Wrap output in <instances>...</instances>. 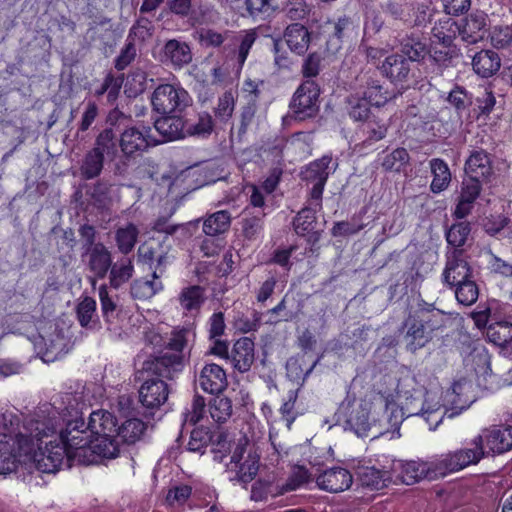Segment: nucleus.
Listing matches in <instances>:
<instances>
[{"instance_id": "obj_1", "label": "nucleus", "mask_w": 512, "mask_h": 512, "mask_svg": "<svg viewBox=\"0 0 512 512\" xmlns=\"http://www.w3.org/2000/svg\"><path fill=\"white\" fill-rule=\"evenodd\" d=\"M61 398L53 403L40 405L32 414L20 419L12 412L0 410V432L3 437L15 434L19 451L30 455L37 446L42 445L44 439L54 438L61 423Z\"/></svg>"}, {"instance_id": "obj_2", "label": "nucleus", "mask_w": 512, "mask_h": 512, "mask_svg": "<svg viewBox=\"0 0 512 512\" xmlns=\"http://www.w3.org/2000/svg\"><path fill=\"white\" fill-rule=\"evenodd\" d=\"M484 443L493 454H503L512 449V426L493 425L482 430L470 443L471 447L449 452L444 466L448 470H462L475 465L484 457Z\"/></svg>"}, {"instance_id": "obj_3", "label": "nucleus", "mask_w": 512, "mask_h": 512, "mask_svg": "<svg viewBox=\"0 0 512 512\" xmlns=\"http://www.w3.org/2000/svg\"><path fill=\"white\" fill-rule=\"evenodd\" d=\"M192 331L187 328L174 330L167 342L163 341L161 335L151 332L146 336V340L154 347L164 348L158 355L151 356L142 364V370L158 377L173 379L184 367L183 350L187 345L188 338Z\"/></svg>"}, {"instance_id": "obj_4", "label": "nucleus", "mask_w": 512, "mask_h": 512, "mask_svg": "<svg viewBox=\"0 0 512 512\" xmlns=\"http://www.w3.org/2000/svg\"><path fill=\"white\" fill-rule=\"evenodd\" d=\"M73 402L76 399L72 394L66 393L61 397V422L65 423V428L60 430L57 437L68 448L69 455L80 460L88 451L91 452L94 439L88 423H85Z\"/></svg>"}, {"instance_id": "obj_5", "label": "nucleus", "mask_w": 512, "mask_h": 512, "mask_svg": "<svg viewBox=\"0 0 512 512\" xmlns=\"http://www.w3.org/2000/svg\"><path fill=\"white\" fill-rule=\"evenodd\" d=\"M445 313L433 304L423 302L410 312L403 322L404 339L407 348L415 352L433 338V333L445 326Z\"/></svg>"}, {"instance_id": "obj_6", "label": "nucleus", "mask_w": 512, "mask_h": 512, "mask_svg": "<svg viewBox=\"0 0 512 512\" xmlns=\"http://www.w3.org/2000/svg\"><path fill=\"white\" fill-rule=\"evenodd\" d=\"M88 427L94 439L91 453L107 459H113L119 455L120 445L116 439L117 419L110 412L106 410L91 412Z\"/></svg>"}, {"instance_id": "obj_7", "label": "nucleus", "mask_w": 512, "mask_h": 512, "mask_svg": "<svg viewBox=\"0 0 512 512\" xmlns=\"http://www.w3.org/2000/svg\"><path fill=\"white\" fill-rule=\"evenodd\" d=\"M226 467L231 473L230 481L247 484L255 478L259 470V456L252 450L247 437L239 439Z\"/></svg>"}, {"instance_id": "obj_8", "label": "nucleus", "mask_w": 512, "mask_h": 512, "mask_svg": "<svg viewBox=\"0 0 512 512\" xmlns=\"http://www.w3.org/2000/svg\"><path fill=\"white\" fill-rule=\"evenodd\" d=\"M448 455L449 453L443 454L432 462L397 461L393 463V472L399 471L396 477L407 485H412L425 477L430 479L444 477L449 473L459 471L448 470V468L444 466V460Z\"/></svg>"}, {"instance_id": "obj_9", "label": "nucleus", "mask_w": 512, "mask_h": 512, "mask_svg": "<svg viewBox=\"0 0 512 512\" xmlns=\"http://www.w3.org/2000/svg\"><path fill=\"white\" fill-rule=\"evenodd\" d=\"M201 388L213 395L209 401V414L215 423H220L224 418V369L217 364H207L202 369L199 376Z\"/></svg>"}, {"instance_id": "obj_10", "label": "nucleus", "mask_w": 512, "mask_h": 512, "mask_svg": "<svg viewBox=\"0 0 512 512\" xmlns=\"http://www.w3.org/2000/svg\"><path fill=\"white\" fill-rule=\"evenodd\" d=\"M190 102L188 92L181 86L172 84L159 85L151 97L153 109L161 115L179 114Z\"/></svg>"}, {"instance_id": "obj_11", "label": "nucleus", "mask_w": 512, "mask_h": 512, "mask_svg": "<svg viewBox=\"0 0 512 512\" xmlns=\"http://www.w3.org/2000/svg\"><path fill=\"white\" fill-rule=\"evenodd\" d=\"M320 89L315 81H304L295 91L289 108L292 117L298 121L314 118L319 112Z\"/></svg>"}, {"instance_id": "obj_12", "label": "nucleus", "mask_w": 512, "mask_h": 512, "mask_svg": "<svg viewBox=\"0 0 512 512\" xmlns=\"http://www.w3.org/2000/svg\"><path fill=\"white\" fill-rule=\"evenodd\" d=\"M404 416L405 412L397 403L380 396L373 402V420L377 427L373 429L372 437L399 430Z\"/></svg>"}, {"instance_id": "obj_13", "label": "nucleus", "mask_w": 512, "mask_h": 512, "mask_svg": "<svg viewBox=\"0 0 512 512\" xmlns=\"http://www.w3.org/2000/svg\"><path fill=\"white\" fill-rule=\"evenodd\" d=\"M359 25L353 17L342 15L328 20L325 24L327 33L326 50L336 54L342 49L343 43L357 37Z\"/></svg>"}, {"instance_id": "obj_14", "label": "nucleus", "mask_w": 512, "mask_h": 512, "mask_svg": "<svg viewBox=\"0 0 512 512\" xmlns=\"http://www.w3.org/2000/svg\"><path fill=\"white\" fill-rule=\"evenodd\" d=\"M33 458L36 468L43 473H55L61 467L64 457L78 459L68 453V448L60 442L58 437L46 442L45 448L37 446L29 455Z\"/></svg>"}, {"instance_id": "obj_15", "label": "nucleus", "mask_w": 512, "mask_h": 512, "mask_svg": "<svg viewBox=\"0 0 512 512\" xmlns=\"http://www.w3.org/2000/svg\"><path fill=\"white\" fill-rule=\"evenodd\" d=\"M468 255L463 249H453L446 255V265L442 273V281L448 287H453L473 278V268L468 261Z\"/></svg>"}, {"instance_id": "obj_16", "label": "nucleus", "mask_w": 512, "mask_h": 512, "mask_svg": "<svg viewBox=\"0 0 512 512\" xmlns=\"http://www.w3.org/2000/svg\"><path fill=\"white\" fill-rule=\"evenodd\" d=\"M257 39L254 29L242 30L230 38V52L226 64L235 76H238L247 59L249 51Z\"/></svg>"}, {"instance_id": "obj_17", "label": "nucleus", "mask_w": 512, "mask_h": 512, "mask_svg": "<svg viewBox=\"0 0 512 512\" xmlns=\"http://www.w3.org/2000/svg\"><path fill=\"white\" fill-rule=\"evenodd\" d=\"M355 89L357 95L378 107L384 105L390 98L388 92L380 84L376 70L373 69L362 70L356 76Z\"/></svg>"}, {"instance_id": "obj_18", "label": "nucleus", "mask_w": 512, "mask_h": 512, "mask_svg": "<svg viewBox=\"0 0 512 512\" xmlns=\"http://www.w3.org/2000/svg\"><path fill=\"white\" fill-rule=\"evenodd\" d=\"M205 239L201 249L206 256L218 255L224 248V211L210 215L203 224Z\"/></svg>"}, {"instance_id": "obj_19", "label": "nucleus", "mask_w": 512, "mask_h": 512, "mask_svg": "<svg viewBox=\"0 0 512 512\" xmlns=\"http://www.w3.org/2000/svg\"><path fill=\"white\" fill-rule=\"evenodd\" d=\"M82 262L86 270L95 279H104L112 264V253L102 242H98L95 247L81 254Z\"/></svg>"}, {"instance_id": "obj_20", "label": "nucleus", "mask_w": 512, "mask_h": 512, "mask_svg": "<svg viewBox=\"0 0 512 512\" xmlns=\"http://www.w3.org/2000/svg\"><path fill=\"white\" fill-rule=\"evenodd\" d=\"M151 128L140 130L136 127L124 129L120 135L119 146L126 157L145 151L151 145H157L156 138L150 134Z\"/></svg>"}, {"instance_id": "obj_21", "label": "nucleus", "mask_w": 512, "mask_h": 512, "mask_svg": "<svg viewBox=\"0 0 512 512\" xmlns=\"http://www.w3.org/2000/svg\"><path fill=\"white\" fill-rule=\"evenodd\" d=\"M331 161V157L323 156L321 159L310 163L305 170L302 171L303 180L313 184L310 198L315 199L316 206H319L320 201H322L324 186L329 176L328 167Z\"/></svg>"}, {"instance_id": "obj_22", "label": "nucleus", "mask_w": 512, "mask_h": 512, "mask_svg": "<svg viewBox=\"0 0 512 512\" xmlns=\"http://www.w3.org/2000/svg\"><path fill=\"white\" fill-rule=\"evenodd\" d=\"M353 476L343 467H332L324 470L316 477L319 489L329 493H340L351 487Z\"/></svg>"}, {"instance_id": "obj_23", "label": "nucleus", "mask_w": 512, "mask_h": 512, "mask_svg": "<svg viewBox=\"0 0 512 512\" xmlns=\"http://www.w3.org/2000/svg\"><path fill=\"white\" fill-rule=\"evenodd\" d=\"M41 342L43 344V347H40L41 358L46 363L60 359L71 349L70 339L58 329L47 336H42Z\"/></svg>"}, {"instance_id": "obj_24", "label": "nucleus", "mask_w": 512, "mask_h": 512, "mask_svg": "<svg viewBox=\"0 0 512 512\" xmlns=\"http://www.w3.org/2000/svg\"><path fill=\"white\" fill-rule=\"evenodd\" d=\"M371 411L373 412V403L367 401H361L352 407L346 422L358 436H367L369 432L372 434L377 427L376 420L370 418Z\"/></svg>"}, {"instance_id": "obj_25", "label": "nucleus", "mask_w": 512, "mask_h": 512, "mask_svg": "<svg viewBox=\"0 0 512 512\" xmlns=\"http://www.w3.org/2000/svg\"><path fill=\"white\" fill-rule=\"evenodd\" d=\"M168 385L159 378L147 379L139 389V399L146 408H158L168 399Z\"/></svg>"}, {"instance_id": "obj_26", "label": "nucleus", "mask_w": 512, "mask_h": 512, "mask_svg": "<svg viewBox=\"0 0 512 512\" xmlns=\"http://www.w3.org/2000/svg\"><path fill=\"white\" fill-rule=\"evenodd\" d=\"M411 63L412 61L396 53L387 56L379 69L392 83L403 84L410 79Z\"/></svg>"}, {"instance_id": "obj_27", "label": "nucleus", "mask_w": 512, "mask_h": 512, "mask_svg": "<svg viewBox=\"0 0 512 512\" xmlns=\"http://www.w3.org/2000/svg\"><path fill=\"white\" fill-rule=\"evenodd\" d=\"M322 208V203L319 206L315 205V199L310 198L308 205L304 207L293 221L295 232L299 236H310V241L317 242L320 238V234L316 231V212Z\"/></svg>"}, {"instance_id": "obj_28", "label": "nucleus", "mask_w": 512, "mask_h": 512, "mask_svg": "<svg viewBox=\"0 0 512 512\" xmlns=\"http://www.w3.org/2000/svg\"><path fill=\"white\" fill-rule=\"evenodd\" d=\"M4 432H0V474L6 475L15 471L20 456L26 454L19 451L17 438L15 434H11L6 438L3 437Z\"/></svg>"}, {"instance_id": "obj_29", "label": "nucleus", "mask_w": 512, "mask_h": 512, "mask_svg": "<svg viewBox=\"0 0 512 512\" xmlns=\"http://www.w3.org/2000/svg\"><path fill=\"white\" fill-rule=\"evenodd\" d=\"M465 172L471 179L487 181L493 174L490 155L483 149L474 150L465 163Z\"/></svg>"}, {"instance_id": "obj_30", "label": "nucleus", "mask_w": 512, "mask_h": 512, "mask_svg": "<svg viewBox=\"0 0 512 512\" xmlns=\"http://www.w3.org/2000/svg\"><path fill=\"white\" fill-rule=\"evenodd\" d=\"M162 116L154 122V129L161 136V139H156L157 144L186 136L185 123L177 114Z\"/></svg>"}, {"instance_id": "obj_31", "label": "nucleus", "mask_w": 512, "mask_h": 512, "mask_svg": "<svg viewBox=\"0 0 512 512\" xmlns=\"http://www.w3.org/2000/svg\"><path fill=\"white\" fill-rule=\"evenodd\" d=\"M161 61L171 64L174 68H182L192 61L190 46L176 39L168 40L163 47Z\"/></svg>"}, {"instance_id": "obj_32", "label": "nucleus", "mask_w": 512, "mask_h": 512, "mask_svg": "<svg viewBox=\"0 0 512 512\" xmlns=\"http://www.w3.org/2000/svg\"><path fill=\"white\" fill-rule=\"evenodd\" d=\"M206 300L205 289L199 285H189L180 291L177 301L186 315L195 316L199 313Z\"/></svg>"}, {"instance_id": "obj_33", "label": "nucleus", "mask_w": 512, "mask_h": 512, "mask_svg": "<svg viewBox=\"0 0 512 512\" xmlns=\"http://www.w3.org/2000/svg\"><path fill=\"white\" fill-rule=\"evenodd\" d=\"M486 20L484 14H470L457 26L462 40L473 44L482 40L485 34Z\"/></svg>"}, {"instance_id": "obj_34", "label": "nucleus", "mask_w": 512, "mask_h": 512, "mask_svg": "<svg viewBox=\"0 0 512 512\" xmlns=\"http://www.w3.org/2000/svg\"><path fill=\"white\" fill-rule=\"evenodd\" d=\"M284 39L289 49L298 55L306 53L311 41L310 32L299 23H293L286 27Z\"/></svg>"}, {"instance_id": "obj_35", "label": "nucleus", "mask_w": 512, "mask_h": 512, "mask_svg": "<svg viewBox=\"0 0 512 512\" xmlns=\"http://www.w3.org/2000/svg\"><path fill=\"white\" fill-rule=\"evenodd\" d=\"M446 398L459 412L468 408L475 401L472 382L466 379L456 381L446 392Z\"/></svg>"}, {"instance_id": "obj_36", "label": "nucleus", "mask_w": 512, "mask_h": 512, "mask_svg": "<svg viewBox=\"0 0 512 512\" xmlns=\"http://www.w3.org/2000/svg\"><path fill=\"white\" fill-rule=\"evenodd\" d=\"M400 51L408 57V60L420 61L427 53V43L419 33H406L398 39Z\"/></svg>"}, {"instance_id": "obj_37", "label": "nucleus", "mask_w": 512, "mask_h": 512, "mask_svg": "<svg viewBox=\"0 0 512 512\" xmlns=\"http://www.w3.org/2000/svg\"><path fill=\"white\" fill-rule=\"evenodd\" d=\"M231 360L234 368L240 372L250 369L254 360V343L249 337H242L236 341Z\"/></svg>"}, {"instance_id": "obj_38", "label": "nucleus", "mask_w": 512, "mask_h": 512, "mask_svg": "<svg viewBox=\"0 0 512 512\" xmlns=\"http://www.w3.org/2000/svg\"><path fill=\"white\" fill-rule=\"evenodd\" d=\"M424 419L429 424L430 429H436L441 423L447 411H442L444 407L441 402V394L439 391H427L423 396Z\"/></svg>"}, {"instance_id": "obj_39", "label": "nucleus", "mask_w": 512, "mask_h": 512, "mask_svg": "<svg viewBox=\"0 0 512 512\" xmlns=\"http://www.w3.org/2000/svg\"><path fill=\"white\" fill-rule=\"evenodd\" d=\"M357 474L363 486L376 490L385 487L387 482H391L393 479V473L391 471L380 470L374 466L360 467Z\"/></svg>"}, {"instance_id": "obj_40", "label": "nucleus", "mask_w": 512, "mask_h": 512, "mask_svg": "<svg viewBox=\"0 0 512 512\" xmlns=\"http://www.w3.org/2000/svg\"><path fill=\"white\" fill-rule=\"evenodd\" d=\"M472 65L478 75L487 78L499 70L501 61L496 52L492 50H482L474 55Z\"/></svg>"}, {"instance_id": "obj_41", "label": "nucleus", "mask_w": 512, "mask_h": 512, "mask_svg": "<svg viewBox=\"0 0 512 512\" xmlns=\"http://www.w3.org/2000/svg\"><path fill=\"white\" fill-rule=\"evenodd\" d=\"M109 273V284L112 288L118 289L127 283L134 274L133 258L123 256L117 262L111 264Z\"/></svg>"}, {"instance_id": "obj_42", "label": "nucleus", "mask_w": 512, "mask_h": 512, "mask_svg": "<svg viewBox=\"0 0 512 512\" xmlns=\"http://www.w3.org/2000/svg\"><path fill=\"white\" fill-rule=\"evenodd\" d=\"M91 149L104 158L114 160L118 154V142L113 129L102 130L95 138L94 146Z\"/></svg>"}, {"instance_id": "obj_43", "label": "nucleus", "mask_w": 512, "mask_h": 512, "mask_svg": "<svg viewBox=\"0 0 512 512\" xmlns=\"http://www.w3.org/2000/svg\"><path fill=\"white\" fill-rule=\"evenodd\" d=\"M146 430V424L135 417L128 418L118 426L116 439L122 443L134 444L141 439Z\"/></svg>"}, {"instance_id": "obj_44", "label": "nucleus", "mask_w": 512, "mask_h": 512, "mask_svg": "<svg viewBox=\"0 0 512 512\" xmlns=\"http://www.w3.org/2000/svg\"><path fill=\"white\" fill-rule=\"evenodd\" d=\"M223 419L217 424V432L209 433L202 429H194L191 432L188 442V449L192 452H200L209 442H217L218 445L224 441V431H222Z\"/></svg>"}, {"instance_id": "obj_45", "label": "nucleus", "mask_w": 512, "mask_h": 512, "mask_svg": "<svg viewBox=\"0 0 512 512\" xmlns=\"http://www.w3.org/2000/svg\"><path fill=\"white\" fill-rule=\"evenodd\" d=\"M139 236V229L133 223L119 227L115 231V242L118 251L123 256H128L133 251Z\"/></svg>"}, {"instance_id": "obj_46", "label": "nucleus", "mask_w": 512, "mask_h": 512, "mask_svg": "<svg viewBox=\"0 0 512 512\" xmlns=\"http://www.w3.org/2000/svg\"><path fill=\"white\" fill-rule=\"evenodd\" d=\"M430 168L433 175L430 184L431 191L440 193L447 189L451 182V173L447 163L440 158H434L430 161Z\"/></svg>"}, {"instance_id": "obj_47", "label": "nucleus", "mask_w": 512, "mask_h": 512, "mask_svg": "<svg viewBox=\"0 0 512 512\" xmlns=\"http://www.w3.org/2000/svg\"><path fill=\"white\" fill-rule=\"evenodd\" d=\"M105 159L96 151L88 150L83 156L79 173L82 179L92 180L97 178L103 171Z\"/></svg>"}, {"instance_id": "obj_48", "label": "nucleus", "mask_w": 512, "mask_h": 512, "mask_svg": "<svg viewBox=\"0 0 512 512\" xmlns=\"http://www.w3.org/2000/svg\"><path fill=\"white\" fill-rule=\"evenodd\" d=\"M224 333V314L216 312L210 318L209 338L213 341L208 354L224 357V342L220 337Z\"/></svg>"}, {"instance_id": "obj_49", "label": "nucleus", "mask_w": 512, "mask_h": 512, "mask_svg": "<svg viewBox=\"0 0 512 512\" xmlns=\"http://www.w3.org/2000/svg\"><path fill=\"white\" fill-rule=\"evenodd\" d=\"M161 290H163L162 281L153 277L151 280L137 279L130 287V293L136 299H150Z\"/></svg>"}, {"instance_id": "obj_50", "label": "nucleus", "mask_w": 512, "mask_h": 512, "mask_svg": "<svg viewBox=\"0 0 512 512\" xmlns=\"http://www.w3.org/2000/svg\"><path fill=\"white\" fill-rule=\"evenodd\" d=\"M450 288L454 289L457 302L464 306L473 305L479 297V288L473 278L457 283Z\"/></svg>"}, {"instance_id": "obj_51", "label": "nucleus", "mask_w": 512, "mask_h": 512, "mask_svg": "<svg viewBox=\"0 0 512 512\" xmlns=\"http://www.w3.org/2000/svg\"><path fill=\"white\" fill-rule=\"evenodd\" d=\"M78 321L82 327L94 328L97 325L96 301L91 297L83 298L76 308Z\"/></svg>"}, {"instance_id": "obj_52", "label": "nucleus", "mask_w": 512, "mask_h": 512, "mask_svg": "<svg viewBox=\"0 0 512 512\" xmlns=\"http://www.w3.org/2000/svg\"><path fill=\"white\" fill-rule=\"evenodd\" d=\"M410 162V156L405 148H396L387 154L382 161V167L386 171L401 172Z\"/></svg>"}, {"instance_id": "obj_53", "label": "nucleus", "mask_w": 512, "mask_h": 512, "mask_svg": "<svg viewBox=\"0 0 512 512\" xmlns=\"http://www.w3.org/2000/svg\"><path fill=\"white\" fill-rule=\"evenodd\" d=\"M360 131L365 137V141L372 143L383 139L387 133V126L375 116L368 121L363 122Z\"/></svg>"}, {"instance_id": "obj_54", "label": "nucleus", "mask_w": 512, "mask_h": 512, "mask_svg": "<svg viewBox=\"0 0 512 512\" xmlns=\"http://www.w3.org/2000/svg\"><path fill=\"white\" fill-rule=\"evenodd\" d=\"M348 104H349V115L355 120V121H368V119H371L370 116V108L369 104L370 102L367 101L365 98L360 97V95H351L348 98Z\"/></svg>"}, {"instance_id": "obj_55", "label": "nucleus", "mask_w": 512, "mask_h": 512, "mask_svg": "<svg viewBox=\"0 0 512 512\" xmlns=\"http://www.w3.org/2000/svg\"><path fill=\"white\" fill-rule=\"evenodd\" d=\"M283 10L287 18L292 21H299L310 15L312 6L306 0H286Z\"/></svg>"}, {"instance_id": "obj_56", "label": "nucleus", "mask_w": 512, "mask_h": 512, "mask_svg": "<svg viewBox=\"0 0 512 512\" xmlns=\"http://www.w3.org/2000/svg\"><path fill=\"white\" fill-rule=\"evenodd\" d=\"M280 488L278 486L275 487L271 479H258L252 485L250 498L256 502L266 501L269 495L273 497L278 496L279 494L276 493Z\"/></svg>"}, {"instance_id": "obj_57", "label": "nucleus", "mask_w": 512, "mask_h": 512, "mask_svg": "<svg viewBox=\"0 0 512 512\" xmlns=\"http://www.w3.org/2000/svg\"><path fill=\"white\" fill-rule=\"evenodd\" d=\"M470 230V225L467 222L452 225L446 233L448 244L452 245L454 249H461L467 240Z\"/></svg>"}, {"instance_id": "obj_58", "label": "nucleus", "mask_w": 512, "mask_h": 512, "mask_svg": "<svg viewBox=\"0 0 512 512\" xmlns=\"http://www.w3.org/2000/svg\"><path fill=\"white\" fill-rule=\"evenodd\" d=\"M487 337L491 342L501 347L512 338V324L500 322L489 326Z\"/></svg>"}, {"instance_id": "obj_59", "label": "nucleus", "mask_w": 512, "mask_h": 512, "mask_svg": "<svg viewBox=\"0 0 512 512\" xmlns=\"http://www.w3.org/2000/svg\"><path fill=\"white\" fill-rule=\"evenodd\" d=\"M99 298L101 302L102 314L105 321L110 325L115 324L116 319L118 318L119 310L117 309V305L109 297L107 287L105 285H102L99 288Z\"/></svg>"}, {"instance_id": "obj_60", "label": "nucleus", "mask_w": 512, "mask_h": 512, "mask_svg": "<svg viewBox=\"0 0 512 512\" xmlns=\"http://www.w3.org/2000/svg\"><path fill=\"white\" fill-rule=\"evenodd\" d=\"M310 473L304 466H297L293 470L287 483L277 491L276 494H284L288 491H294L310 480Z\"/></svg>"}, {"instance_id": "obj_61", "label": "nucleus", "mask_w": 512, "mask_h": 512, "mask_svg": "<svg viewBox=\"0 0 512 512\" xmlns=\"http://www.w3.org/2000/svg\"><path fill=\"white\" fill-rule=\"evenodd\" d=\"M213 128L212 117L209 114H200L196 123H185L186 135L206 136Z\"/></svg>"}, {"instance_id": "obj_62", "label": "nucleus", "mask_w": 512, "mask_h": 512, "mask_svg": "<svg viewBox=\"0 0 512 512\" xmlns=\"http://www.w3.org/2000/svg\"><path fill=\"white\" fill-rule=\"evenodd\" d=\"M288 301L289 295L286 294L274 308L267 311L271 316V322L290 321L296 318L297 313L287 308Z\"/></svg>"}, {"instance_id": "obj_63", "label": "nucleus", "mask_w": 512, "mask_h": 512, "mask_svg": "<svg viewBox=\"0 0 512 512\" xmlns=\"http://www.w3.org/2000/svg\"><path fill=\"white\" fill-rule=\"evenodd\" d=\"M447 101L457 110L458 113L464 111L472 104L471 97L468 95L467 91L460 86H456L449 92Z\"/></svg>"}, {"instance_id": "obj_64", "label": "nucleus", "mask_w": 512, "mask_h": 512, "mask_svg": "<svg viewBox=\"0 0 512 512\" xmlns=\"http://www.w3.org/2000/svg\"><path fill=\"white\" fill-rule=\"evenodd\" d=\"M491 44L497 49L508 47L512 42V29L508 26L494 27L490 33Z\"/></svg>"}]
</instances>
